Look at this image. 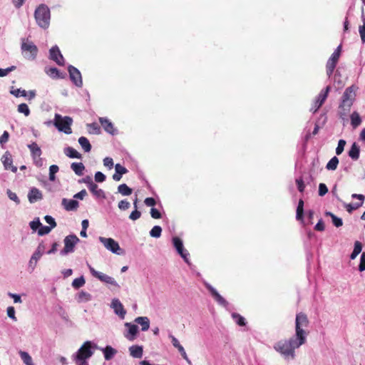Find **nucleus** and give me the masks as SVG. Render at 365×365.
Returning <instances> with one entry per match:
<instances>
[{
    "instance_id": "obj_1",
    "label": "nucleus",
    "mask_w": 365,
    "mask_h": 365,
    "mask_svg": "<svg viewBox=\"0 0 365 365\" xmlns=\"http://www.w3.org/2000/svg\"><path fill=\"white\" fill-rule=\"evenodd\" d=\"M307 315L299 312L296 315L295 336L289 340H280L274 346V349L285 358L293 359L295 356L294 350L305 344L308 331L305 330L309 326Z\"/></svg>"
},
{
    "instance_id": "obj_2",
    "label": "nucleus",
    "mask_w": 365,
    "mask_h": 365,
    "mask_svg": "<svg viewBox=\"0 0 365 365\" xmlns=\"http://www.w3.org/2000/svg\"><path fill=\"white\" fill-rule=\"evenodd\" d=\"M356 93L354 86H349L344 91L342 100L339 105V113L341 116H346L350 111L355 99Z\"/></svg>"
},
{
    "instance_id": "obj_3",
    "label": "nucleus",
    "mask_w": 365,
    "mask_h": 365,
    "mask_svg": "<svg viewBox=\"0 0 365 365\" xmlns=\"http://www.w3.org/2000/svg\"><path fill=\"white\" fill-rule=\"evenodd\" d=\"M34 17L37 24L42 29H47L50 25L51 12L46 4H40L35 10Z\"/></svg>"
},
{
    "instance_id": "obj_4",
    "label": "nucleus",
    "mask_w": 365,
    "mask_h": 365,
    "mask_svg": "<svg viewBox=\"0 0 365 365\" xmlns=\"http://www.w3.org/2000/svg\"><path fill=\"white\" fill-rule=\"evenodd\" d=\"M73 119L69 116L62 117L60 114L56 113L54 115L53 125L59 130L65 133L66 134H71L72 133L71 125Z\"/></svg>"
},
{
    "instance_id": "obj_5",
    "label": "nucleus",
    "mask_w": 365,
    "mask_h": 365,
    "mask_svg": "<svg viewBox=\"0 0 365 365\" xmlns=\"http://www.w3.org/2000/svg\"><path fill=\"white\" fill-rule=\"evenodd\" d=\"M21 49L23 56L28 60H34L38 53L37 46L28 38L21 39Z\"/></svg>"
},
{
    "instance_id": "obj_6",
    "label": "nucleus",
    "mask_w": 365,
    "mask_h": 365,
    "mask_svg": "<svg viewBox=\"0 0 365 365\" xmlns=\"http://www.w3.org/2000/svg\"><path fill=\"white\" fill-rule=\"evenodd\" d=\"M91 348L92 344L91 341H87L84 342L76 354V361H86V359L90 358L93 354Z\"/></svg>"
},
{
    "instance_id": "obj_7",
    "label": "nucleus",
    "mask_w": 365,
    "mask_h": 365,
    "mask_svg": "<svg viewBox=\"0 0 365 365\" xmlns=\"http://www.w3.org/2000/svg\"><path fill=\"white\" fill-rule=\"evenodd\" d=\"M341 54V46H339L328 60L326 68L328 76H331L336 68Z\"/></svg>"
},
{
    "instance_id": "obj_8",
    "label": "nucleus",
    "mask_w": 365,
    "mask_h": 365,
    "mask_svg": "<svg viewBox=\"0 0 365 365\" xmlns=\"http://www.w3.org/2000/svg\"><path fill=\"white\" fill-rule=\"evenodd\" d=\"M79 242V239L75 235H70L64 239V247L61 251V254L63 255H67L68 253L73 252L76 245Z\"/></svg>"
},
{
    "instance_id": "obj_9",
    "label": "nucleus",
    "mask_w": 365,
    "mask_h": 365,
    "mask_svg": "<svg viewBox=\"0 0 365 365\" xmlns=\"http://www.w3.org/2000/svg\"><path fill=\"white\" fill-rule=\"evenodd\" d=\"M99 240L103 243L107 250L117 255L121 254V252H120V251L122 250L121 248L120 247L118 243L113 238L100 237Z\"/></svg>"
},
{
    "instance_id": "obj_10",
    "label": "nucleus",
    "mask_w": 365,
    "mask_h": 365,
    "mask_svg": "<svg viewBox=\"0 0 365 365\" xmlns=\"http://www.w3.org/2000/svg\"><path fill=\"white\" fill-rule=\"evenodd\" d=\"M329 90L330 87L327 86L324 90L320 92V93L316 98L315 101L314 102V104L312 105V108H310V111L316 113L318 110V109L323 105V103L326 101Z\"/></svg>"
},
{
    "instance_id": "obj_11",
    "label": "nucleus",
    "mask_w": 365,
    "mask_h": 365,
    "mask_svg": "<svg viewBox=\"0 0 365 365\" xmlns=\"http://www.w3.org/2000/svg\"><path fill=\"white\" fill-rule=\"evenodd\" d=\"M89 267V269H90V272L91 273V274L98 279L99 280H101V282H103L106 284H112V285H114V286H117L118 284L116 282V281L111 277L107 275V274H105L102 272H99L98 271H96L93 267H92L91 265H88Z\"/></svg>"
},
{
    "instance_id": "obj_12",
    "label": "nucleus",
    "mask_w": 365,
    "mask_h": 365,
    "mask_svg": "<svg viewBox=\"0 0 365 365\" xmlns=\"http://www.w3.org/2000/svg\"><path fill=\"white\" fill-rule=\"evenodd\" d=\"M68 70L71 80L76 86L81 87L83 85V81L80 71L73 66H69Z\"/></svg>"
},
{
    "instance_id": "obj_13",
    "label": "nucleus",
    "mask_w": 365,
    "mask_h": 365,
    "mask_svg": "<svg viewBox=\"0 0 365 365\" xmlns=\"http://www.w3.org/2000/svg\"><path fill=\"white\" fill-rule=\"evenodd\" d=\"M88 188L97 198L106 197L104 191L102 189L99 188L98 186L93 182V181L89 176H88Z\"/></svg>"
},
{
    "instance_id": "obj_14",
    "label": "nucleus",
    "mask_w": 365,
    "mask_h": 365,
    "mask_svg": "<svg viewBox=\"0 0 365 365\" xmlns=\"http://www.w3.org/2000/svg\"><path fill=\"white\" fill-rule=\"evenodd\" d=\"M173 242L174 247H175V249L178 251V252L179 253V255L183 258V259L186 262H188L187 256L189 255V254L184 249L182 240L179 237H175L173 238Z\"/></svg>"
},
{
    "instance_id": "obj_15",
    "label": "nucleus",
    "mask_w": 365,
    "mask_h": 365,
    "mask_svg": "<svg viewBox=\"0 0 365 365\" xmlns=\"http://www.w3.org/2000/svg\"><path fill=\"white\" fill-rule=\"evenodd\" d=\"M50 58L54 61L58 65H64V58L57 46H53L50 51Z\"/></svg>"
},
{
    "instance_id": "obj_16",
    "label": "nucleus",
    "mask_w": 365,
    "mask_h": 365,
    "mask_svg": "<svg viewBox=\"0 0 365 365\" xmlns=\"http://www.w3.org/2000/svg\"><path fill=\"white\" fill-rule=\"evenodd\" d=\"M2 163L6 170H10L13 173L17 172V168L13 165V160L9 151L5 152L1 158Z\"/></svg>"
},
{
    "instance_id": "obj_17",
    "label": "nucleus",
    "mask_w": 365,
    "mask_h": 365,
    "mask_svg": "<svg viewBox=\"0 0 365 365\" xmlns=\"http://www.w3.org/2000/svg\"><path fill=\"white\" fill-rule=\"evenodd\" d=\"M170 338L171 339V342H172V344L173 345V346L175 347L176 349H178V350L180 353L182 357L185 360H186V361L190 365L191 361L189 359V358L187 357V355L183 346L180 344L179 341L173 335H170Z\"/></svg>"
},
{
    "instance_id": "obj_18",
    "label": "nucleus",
    "mask_w": 365,
    "mask_h": 365,
    "mask_svg": "<svg viewBox=\"0 0 365 365\" xmlns=\"http://www.w3.org/2000/svg\"><path fill=\"white\" fill-rule=\"evenodd\" d=\"M125 326L128 327V331L126 334H125V337L129 341H133L138 331V327L135 324H132L131 323L127 322L125 324Z\"/></svg>"
},
{
    "instance_id": "obj_19",
    "label": "nucleus",
    "mask_w": 365,
    "mask_h": 365,
    "mask_svg": "<svg viewBox=\"0 0 365 365\" xmlns=\"http://www.w3.org/2000/svg\"><path fill=\"white\" fill-rule=\"evenodd\" d=\"M111 305L114 309L115 313L118 314L121 319H124L126 312L122 303L118 299H114L112 301Z\"/></svg>"
},
{
    "instance_id": "obj_20",
    "label": "nucleus",
    "mask_w": 365,
    "mask_h": 365,
    "mask_svg": "<svg viewBox=\"0 0 365 365\" xmlns=\"http://www.w3.org/2000/svg\"><path fill=\"white\" fill-rule=\"evenodd\" d=\"M28 198L29 202L32 203L41 200L43 198V195L38 189L33 187L29 192Z\"/></svg>"
},
{
    "instance_id": "obj_21",
    "label": "nucleus",
    "mask_w": 365,
    "mask_h": 365,
    "mask_svg": "<svg viewBox=\"0 0 365 365\" xmlns=\"http://www.w3.org/2000/svg\"><path fill=\"white\" fill-rule=\"evenodd\" d=\"M62 205L67 211L76 210L78 207L79 203L75 200H67L63 198L62 200Z\"/></svg>"
},
{
    "instance_id": "obj_22",
    "label": "nucleus",
    "mask_w": 365,
    "mask_h": 365,
    "mask_svg": "<svg viewBox=\"0 0 365 365\" xmlns=\"http://www.w3.org/2000/svg\"><path fill=\"white\" fill-rule=\"evenodd\" d=\"M207 288L212 296L220 304L224 307H226L228 304L227 302L217 292L215 289L211 286H208Z\"/></svg>"
},
{
    "instance_id": "obj_23",
    "label": "nucleus",
    "mask_w": 365,
    "mask_h": 365,
    "mask_svg": "<svg viewBox=\"0 0 365 365\" xmlns=\"http://www.w3.org/2000/svg\"><path fill=\"white\" fill-rule=\"evenodd\" d=\"M115 173L113 174V179L115 181L120 180V179L122 178V175L125 174L128 172V170L125 167H123V165H121L119 163H118L115 165Z\"/></svg>"
},
{
    "instance_id": "obj_24",
    "label": "nucleus",
    "mask_w": 365,
    "mask_h": 365,
    "mask_svg": "<svg viewBox=\"0 0 365 365\" xmlns=\"http://www.w3.org/2000/svg\"><path fill=\"white\" fill-rule=\"evenodd\" d=\"M99 121H100L101 125L103 126V128H104V130L107 133H110V134H114L115 129H114L113 125L109 120H108L107 118H100Z\"/></svg>"
},
{
    "instance_id": "obj_25",
    "label": "nucleus",
    "mask_w": 365,
    "mask_h": 365,
    "mask_svg": "<svg viewBox=\"0 0 365 365\" xmlns=\"http://www.w3.org/2000/svg\"><path fill=\"white\" fill-rule=\"evenodd\" d=\"M130 355L134 358L140 359L143 356V346L133 345L129 348Z\"/></svg>"
},
{
    "instance_id": "obj_26",
    "label": "nucleus",
    "mask_w": 365,
    "mask_h": 365,
    "mask_svg": "<svg viewBox=\"0 0 365 365\" xmlns=\"http://www.w3.org/2000/svg\"><path fill=\"white\" fill-rule=\"evenodd\" d=\"M135 322L141 325L142 331H145L149 329L150 320L147 317H138L135 319Z\"/></svg>"
},
{
    "instance_id": "obj_27",
    "label": "nucleus",
    "mask_w": 365,
    "mask_h": 365,
    "mask_svg": "<svg viewBox=\"0 0 365 365\" xmlns=\"http://www.w3.org/2000/svg\"><path fill=\"white\" fill-rule=\"evenodd\" d=\"M359 152L360 149L359 145L356 143H354L349 151V155L351 159L356 160L359 158Z\"/></svg>"
},
{
    "instance_id": "obj_28",
    "label": "nucleus",
    "mask_w": 365,
    "mask_h": 365,
    "mask_svg": "<svg viewBox=\"0 0 365 365\" xmlns=\"http://www.w3.org/2000/svg\"><path fill=\"white\" fill-rule=\"evenodd\" d=\"M64 153L70 158L81 159L82 158L81 154L72 147L65 148Z\"/></svg>"
},
{
    "instance_id": "obj_29",
    "label": "nucleus",
    "mask_w": 365,
    "mask_h": 365,
    "mask_svg": "<svg viewBox=\"0 0 365 365\" xmlns=\"http://www.w3.org/2000/svg\"><path fill=\"white\" fill-rule=\"evenodd\" d=\"M73 171L78 176H81L83 173L85 166L82 163H73L71 165Z\"/></svg>"
},
{
    "instance_id": "obj_30",
    "label": "nucleus",
    "mask_w": 365,
    "mask_h": 365,
    "mask_svg": "<svg viewBox=\"0 0 365 365\" xmlns=\"http://www.w3.org/2000/svg\"><path fill=\"white\" fill-rule=\"evenodd\" d=\"M78 143L85 152L88 153L91 151V145L89 140L86 137H80L78 138Z\"/></svg>"
},
{
    "instance_id": "obj_31",
    "label": "nucleus",
    "mask_w": 365,
    "mask_h": 365,
    "mask_svg": "<svg viewBox=\"0 0 365 365\" xmlns=\"http://www.w3.org/2000/svg\"><path fill=\"white\" fill-rule=\"evenodd\" d=\"M304 217V201L300 199L297 207L296 219L299 221H302Z\"/></svg>"
},
{
    "instance_id": "obj_32",
    "label": "nucleus",
    "mask_w": 365,
    "mask_h": 365,
    "mask_svg": "<svg viewBox=\"0 0 365 365\" xmlns=\"http://www.w3.org/2000/svg\"><path fill=\"white\" fill-rule=\"evenodd\" d=\"M43 252H44V246L42 244H40L38 246V247H37L36 250L35 251V252L31 256L32 257V259H35L34 266L36 265V263H37L38 260L41 257Z\"/></svg>"
},
{
    "instance_id": "obj_33",
    "label": "nucleus",
    "mask_w": 365,
    "mask_h": 365,
    "mask_svg": "<svg viewBox=\"0 0 365 365\" xmlns=\"http://www.w3.org/2000/svg\"><path fill=\"white\" fill-rule=\"evenodd\" d=\"M31 155L34 158L40 157L41 155V150L36 143H32L31 144L28 145Z\"/></svg>"
},
{
    "instance_id": "obj_34",
    "label": "nucleus",
    "mask_w": 365,
    "mask_h": 365,
    "mask_svg": "<svg viewBox=\"0 0 365 365\" xmlns=\"http://www.w3.org/2000/svg\"><path fill=\"white\" fill-rule=\"evenodd\" d=\"M361 123V119L359 115V114L354 111L351 115V124L353 126V128H356L358 127Z\"/></svg>"
},
{
    "instance_id": "obj_35",
    "label": "nucleus",
    "mask_w": 365,
    "mask_h": 365,
    "mask_svg": "<svg viewBox=\"0 0 365 365\" xmlns=\"http://www.w3.org/2000/svg\"><path fill=\"white\" fill-rule=\"evenodd\" d=\"M116 350L111 347L110 346H106V348L103 349V354L106 360L111 359L113 357V356L116 354Z\"/></svg>"
},
{
    "instance_id": "obj_36",
    "label": "nucleus",
    "mask_w": 365,
    "mask_h": 365,
    "mask_svg": "<svg viewBox=\"0 0 365 365\" xmlns=\"http://www.w3.org/2000/svg\"><path fill=\"white\" fill-rule=\"evenodd\" d=\"M118 192L124 196H128L132 194V189L130 188L126 184H121L118 187Z\"/></svg>"
},
{
    "instance_id": "obj_37",
    "label": "nucleus",
    "mask_w": 365,
    "mask_h": 365,
    "mask_svg": "<svg viewBox=\"0 0 365 365\" xmlns=\"http://www.w3.org/2000/svg\"><path fill=\"white\" fill-rule=\"evenodd\" d=\"M326 215L331 217V218L332 220V222L335 227H339L343 225L342 220L341 218L338 217L337 216H336L335 215H334L333 213H331V212H327Z\"/></svg>"
},
{
    "instance_id": "obj_38",
    "label": "nucleus",
    "mask_w": 365,
    "mask_h": 365,
    "mask_svg": "<svg viewBox=\"0 0 365 365\" xmlns=\"http://www.w3.org/2000/svg\"><path fill=\"white\" fill-rule=\"evenodd\" d=\"M19 355L21 359L26 365H34L31 356L26 351H20Z\"/></svg>"
},
{
    "instance_id": "obj_39",
    "label": "nucleus",
    "mask_w": 365,
    "mask_h": 365,
    "mask_svg": "<svg viewBox=\"0 0 365 365\" xmlns=\"http://www.w3.org/2000/svg\"><path fill=\"white\" fill-rule=\"evenodd\" d=\"M339 164V159L334 156L327 164L326 168L329 170H335Z\"/></svg>"
},
{
    "instance_id": "obj_40",
    "label": "nucleus",
    "mask_w": 365,
    "mask_h": 365,
    "mask_svg": "<svg viewBox=\"0 0 365 365\" xmlns=\"http://www.w3.org/2000/svg\"><path fill=\"white\" fill-rule=\"evenodd\" d=\"M87 127L89 128V133L92 134H100L101 128L96 123L87 124Z\"/></svg>"
},
{
    "instance_id": "obj_41",
    "label": "nucleus",
    "mask_w": 365,
    "mask_h": 365,
    "mask_svg": "<svg viewBox=\"0 0 365 365\" xmlns=\"http://www.w3.org/2000/svg\"><path fill=\"white\" fill-rule=\"evenodd\" d=\"M46 72L48 76H50L52 78H63V76H61L59 71L56 68H49L48 70H46Z\"/></svg>"
},
{
    "instance_id": "obj_42",
    "label": "nucleus",
    "mask_w": 365,
    "mask_h": 365,
    "mask_svg": "<svg viewBox=\"0 0 365 365\" xmlns=\"http://www.w3.org/2000/svg\"><path fill=\"white\" fill-rule=\"evenodd\" d=\"M91 299V295L89 293L84 292V291H81V292L78 293V302H88Z\"/></svg>"
},
{
    "instance_id": "obj_43",
    "label": "nucleus",
    "mask_w": 365,
    "mask_h": 365,
    "mask_svg": "<svg viewBox=\"0 0 365 365\" xmlns=\"http://www.w3.org/2000/svg\"><path fill=\"white\" fill-rule=\"evenodd\" d=\"M86 283V281H85V279L83 276L78 277V278H76L73 282H72V286L75 288V289H78L80 287H81L82 286H83Z\"/></svg>"
},
{
    "instance_id": "obj_44",
    "label": "nucleus",
    "mask_w": 365,
    "mask_h": 365,
    "mask_svg": "<svg viewBox=\"0 0 365 365\" xmlns=\"http://www.w3.org/2000/svg\"><path fill=\"white\" fill-rule=\"evenodd\" d=\"M161 232H162V228L161 227L158 226V225H155L154 226L150 232V235L151 237H160V235H161Z\"/></svg>"
},
{
    "instance_id": "obj_45",
    "label": "nucleus",
    "mask_w": 365,
    "mask_h": 365,
    "mask_svg": "<svg viewBox=\"0 0 365 365\" xmlns=\"http://www.w3.org/2000/svg\"><path fill=\"white\" fill-rule=\"evenodd\" d=\"M59 168L56 165H52L49 168V180L53 181L56 179L55 175L58 173Z\"/></svg>"
},
{
    "instance_id": "obj_46",
    "label": "nucleus",
    "mask_w": 365,
    "mask_h": 365,
    "mask_svg": "<svg viewBox=\"0 0 365 365\" xmlns=\"http://www.w3.org/2000/svg\"><path fill=\"white\" fill-rule=\"evenodd\" d=\"M18 111L19 113H24L26 116L29 115L30 110L27 104L21 103L18 106Z\"/></svg>"
},
{
    "instance_id": "obj_47",
    "label": "nucleus",
    "mask_w": 365,
    "mask_h": 365,
    "mask_svg": "<svg viewBox=\"0 0 365 365\" xmlns=\"http://www.w3.org/2000/svg\"><path fill=\"white\" fill-rule=\"evenodd\" d=\"M232 317L233 319H235L236 320V323L242 327V326H245V319L243 317H242L240 314H237V313H234L232 314Z\"/></svg>"
},
{
    "instance_id": "obj_48",
    "label": "nucleus",
    "mask_w": 365,
    "mask_h": 365,
    "mask_svg": "<svg viewBox=\"0 0 365 365\" xmlns=\"http://www.w3.org/2000/svg\"><path fill=\"white\" fill-rule=\"evenodd\" d=\"M346 145V141L344 140H339L338 143V145L336 148V155H340L342 153L344 149V146Z\"/></svg>"
},
{
    "instance_id": "obj_49",
    "label": "nucleus",
    "mask_w": 365,
    "mask_h": 365,
    "mask_svg": "<svg viewBox=\"0 0 365 365\" xmlns=\"http://www.w3.org/2000/svg\"><path fill=\"white\" fill-rule=\"evenodd\" d=\"M51 229L52 228L51 227L43 226L41 225V226L40 227V228L38 230V234L40 236H42V235H47V234H48L51 232Z\"/></svg>"
},
{
    "instance_id": "obj_50",
    "label": "nucleus",
    "mask_w": 365,
    "mask_h": 365,
    "mask_svg": "<svg viewBox=\"0 0 365 365\" xmlns=\"http://www.w3.org/2000/svg\"><path fill=\"white\" fill-rule=\"evenodd\" d=\"M351 197L358 199L361 201L360 203H356V208H359V207H361L365 200L364 195L361 194H352Z\"/></svg>"
},
{
    "instance_id": "obj_51",
    "label": "nucleus",
    "mask_w": 365,
    "mask_h": 365,
    "mask_svg": "<svg viewBox=\"0 0 365 365\" xmlns=\"http://www.w3.org/2000/svg\"><path fill=\"white\" fill-rule=\"evenodd\" d=\"M130 207V202L126 200H120L118 202V208L121 210H126Z\"/></svg>"
},
{
    "instance_id": "obj_52",
    "label": "nucleus",
    "mask_w": 365,
    "mask_h": 365,
    "mask_svg": "<svg viewBox=\"0 0 365 365\" xmlns=\"http://www.w3.org/2000/svg\"><path fill=\"white\" fill-rule=\"evenodd\" d=\"M95 180L97 182H103L106 180V175L100 171L96 172L95 174Z\"/></svg>"
},
{
    "instance_id": "obj_53",
    "label": "nucleus",
    "mask_w": 365,
    "mask_h": 365,
    "mask_svg": "<svg viewBox=\"0 0 365 365\" xmlns=\"http://www.w3.org/2000/svg\"><path fill=\"white\" fill-rule=\"evenodd\" d=\"M328 192V188L324 183H320L319 185V195L324 196Z\"/></svg>"
},
{
    "instance_id": "obj_54",
    "label": "nucleus",
    "mask_w": 365,
    "mask_h": 365,
    "mask_svg": "<svg viewBox=\"0 0 365 365\" xmlns=\"http://www.w3.org/2000/svg\"><path fill=\"white\" fill-rule=\"evenodd\" d=\"M45 221L50 225V227L51 228H54L56 227V222L55 220L50 215H46L44 217Z\"/></svg>"
},
{
    "instance_id": "obj_55",
    "label": "nucleus",
    "mask_w": 365,
    "mask_h": 365,
    "mask_svg": "<svg viewBox=\"0 0 365 365\" xmlns=\"http://www.w3.org/2000/svg\"><path fill=\"white\" fill-rule=\"evenodd\" d=\"M29 225H30V227L33 230H36L38 228H40V227L41 226V223L38 218H37L36 220L31 221Z\"/></svg>"
},
{
    "instance_id": "obj_56",
    "label": "nucleus",
    "mask_w": 365,
    "mask_h": 365,
    "mask_svg": "<svg viewBox=\"0 0 365 365\" xmlns=\"http://www.w3.org/2000/svg\"><path fill=\"white\" fill-rule=\"evenodd\" d=\"M7 315L9 317H10L11 319H12L14 321L17 320V319L15 316V309L14 307H9L7 308Z\"/></svg>"
},
{
    "instance_id": "obj_57",
    "label": "nucleus",
    "mask_w": 365,
    "mask_h": 365,
    "mask_svg": "<svg viewBox=\"0 0 365 365\" xmlns=\"http://www.w3.org/2000/svg\"><path fill=\"white\" fill-rule=\"evenodd\" d=\"M150 215L154 219H160L161 218L162 215L159 210H158L156 208L152 207L150 210Z\"/></svg>"
},
{
    "instance_id": "obj_58",
    "label": "nucleus",
    "mask_w": 365,
    "mask_h": 365,
    "mask_svg": "<svg viewBox=\"0 0 365 365\" xmlns=\"http://www.w3.org/2000/svg\"><path fill=\"white\" fill-rule=\"evenodd\" d=\"M11 93L14 96H15L16 97H19V96L25 97V96H26V94H27V93L25 90H21L19 88L12 91Z\"/></svg>"
},
{
    "instance_id": "obj_59",
    "label": "nucleus",
    "mask_w": 365,
    "mask_h": 365,
    "mask_svg": "<svg viewBox=\"0 0 365 365\" xmlns=\"http://www.w3.org/2000/svg\"><path fill=\"white\" fill-rule=\"evenodd\" d=\"M359 270L363 272L365 270V252H363L361 255L360 263L359 265Z\"/></svg>"
},
{
    "instance_id": "obj_60",
    "label": "nucleus",
    "mask_w": 365,
    "mask_h": 365,
    "mask_svg": "<svg viewBox=\"0 0 365 365\" xmlns=\"http://www.w3.org/2000/svg\"><path fill=\"white\" fill-rule=\"evenodd\" d=\"M141 216V212L140 211H138V210H135L134 211H133L130 216H129V218L132 220H136L138 219H139Z\"/></svg>"
},
{
    "instance_id": "obj_61",
    "label": "nucleus",
    "mask_w": 365,
    "mask_h": 365,
    "mask_svg": "<svg viewBox=\"0 0 365 365\" xmlns=\"http://www.w3.org/2000/svg\"><path fill=\"white\" fill-rule=\"evenodd\" d=\"M296 184L297 185V188L299 192H302L304 190L305 185L302 178H299L296 180Z\"/></svg>"
},
{
    "instance_id": "obj_62",
    "label": "nucleus",
    "mask_w": 365,
    "mask_h": 365,
    "mask_svg": "<svg viewBox=\"0 0 365 365\" xmlns=\"http://www.w3.org/2000/svg\"><path fill=\"white\" fill-rule=\"evenodd\" d=\"M103 165L106 167H108L109 169H111L113 166V161L111 158L107 157L103 160Z\"/></svg>"
},
{
    "instance_id": "obj_63",
    "label": "nucleus",
    "mask_w": 365,
    "mask_h": 365,
    "mask_svg": "<svg viewBox=\"0 0 365 365\" xmlns=\"http://www.w3.org/2000/svg\"><path fill=\"white\" fill-rule=\"evenodd\" d=\"M7 193H8V196H9V197L11 200H13V201L16 202V203H19V202H20V200H19V197H18V196L16 195V193H14V192H11V190H8Z\"/></svg>"
},
{
    "instance_id": "obj_64",
    "label": "nucleus",
    "mask_w": 365,
    "mask_h": 365,
    "mask_svg": "<svg viewBox=\"0 0 365 365\" xmlns=\"http://www.w3.org/2000/svg\"><path fill=\"white\" fill-rule=\"evenodd\" d=\"M359 34L363 43L365 42V23L359 27Z\"/></svg>"
}]
</instances>
